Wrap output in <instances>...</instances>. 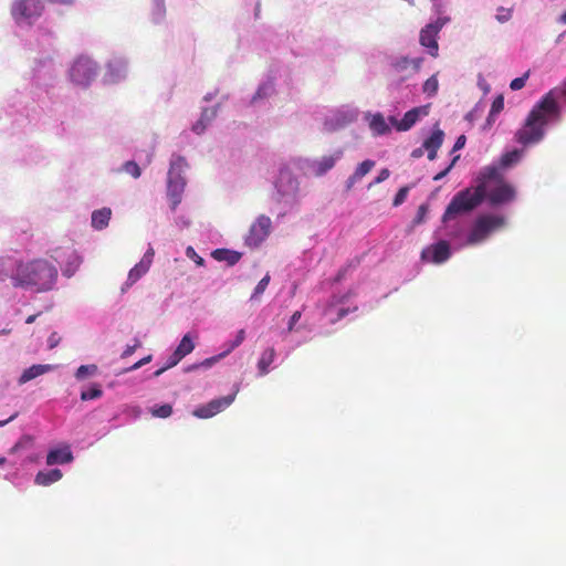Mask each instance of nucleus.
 <instances>
[{
  "label": "nucleus",
  "mask_w": 566,
  "mask_h": 566,
  "mask_svg": "<svg viewBox=\"0 0 566 566\" xmlns=\"http://www.w3.org/2000/svg\"><path fill=\"white\" fill-rule=\"evenodd\" d=\"M556 91L557 88L549 91L533 106L524 125L515 133V140L518 144L528 146L541 142L545 135L546 125L559 118Z\"/></svg>",
  "instance_id": "f257e3e1"
},
{
  "label": "nucleus",
  "mask_w": 566,
  "mask_h": 566,
  "mask_svg": "<svg viewBox=\"0 0 566 566\" xmlns=\"http://www.w3.org/2000/svg\"><path fill=\"white\" fill-rule=\"evenodd\" d=\"M24 291L43 293L53 290L57 280V269L44 259L24 262Z\"/></svg>",
  "instance_id": "f03ea898"
},
{
  "label": "nucleus",
  "mask_w": 566,
  "mask_h": 566,
  "mask_svg": "<svg viewBox=\"0 0 566 566\" xmlns=\"http://www.w3.org/2000/svg\"><path fill=\"white\" fill-rule=\"evenodd\" d=\"M485 182V198L493 206L510 202L515 198L514 187L504 180L501 170L495 166L484 167L478 177V182Z\"/></svg>",
  "instance_id": "7ed1b4c3"
},
{
  "label": "nucleus",
  "mask_w": 566,
  "mask_h": 566,
  "mask_svg": "<svg viewBox=\"0 0 566 566\" xmlns=\"http://www.w3.org/2000/svg\"><path fill=\"white\" fill-rule=\"evenodd\" d=\"M485 199V182H479L474 188H465L453 196L448 205L442 221L448 222L460 214L474 210Z\"/></svg>",
  "instance_id": "20e7f679"
},
{
  "label": "nucleus",
  "mask_w": 566,
  "mask_h": 566,
  "mask_svg": "<svg viewBox=\"0 0 566 566\" xmlns=\"http://www.w3.org/2000/svg\"><path fill=\"white\" fill-rule=\"evenodd\" d=\"M98 73V63L90 55L81 54L71 64L69 77L74 85L86 88L96 80Z\"/></svg>",
  "instance_id": "39448f33"
},
{
  "label": "nucleus",
  "mask_w": 566,
  "mask_h": 566,
  "mask_svg": "<svg viewBox=\"0 0 566 566\" xmlns=\"http://www.w3.org/2000/svg\"><path fill=\"white\" fill-rule=\"evenodd\" d=\"M24 262L17 252L0 255V282L22 290Z\"/></svg>",
  "instance_id": "423d86ee"
},
{
  "label": "nucleus",
  "mask_w": 566,
  "mask_h": 566,
  "mask_svg": "<svg viewBox=\"0 0 566 566\" xmlns=\"http://www.w3.org/2000/svg\"><path fill=\"white\" fill-rule=\"evenodd\" d=\"M43 8L41 0H14L11 14L18 25L29 27L41 15Z\"/></svg>",
  "instance_id": "0eeeda50"
},
{
  "label": "nucleus",
  "mask_w": 566,
  "mask_h": 566,
  "mask_svg": "<svg viewBox=\"0 0 566 566\" xmlns=\"http://www.w3.org/2000/svg\"><path fill=\"white\" fill-rule=\"evenodd\" d=\"M504 226V218L500 216L484 214L479 217L469 235L468 244L474 245L483 242L490 233Z\"/></svg>",
  "instance_id": "6e6552de"
},
{
  "label": "nucleus",
  "mask_w": 566,
  "mask_h": 566,
  "mask_svg": "<svg viewBox=\"0 0 566 566\" xmlns=\"http://www.w3.org/2000/svg\"><path fill=\"white\" fill-rule=\"evenodd\" d=\"M33 82L39 87L51 86L55 78V70L53 59L50 54L36 60L33 67Z\"/></svg>",
  "instance_id": "1a4fd4ad"
},
{
  "label": "nucleus",
  "mask_w": 566,
  "mask_h": 566,
  "mask_svg": "<svg viewBox=\"0 0 566 566\" xmlns=\"http://www.w3.org/2000/svg\"><path fill=\"white\" fill-rule=\"evenodd\" d=\"M446 22V19H438L436 22L427 24L420 31V44L427 48L429 50V54L433 57L438 56L439 45L437 39Z\"/></svg>",
  "instance_id": "9d476101"
},
{
  "label": "nucleus",
  "mask_w": 566,
  "mask_h": 566,
  "mask_svg": "<svg viewBox=\"0 0 566 566\" xmlns=\"http://www.w3.org/2000/svg\"><path fill=\"white\" fill-rule=\"evenodd\" d=\"M128 61L124 56H113L106 63L103 76L105 84H118L127 77Z\"/></svg>",
  "instance_id": "9b49d317"
},
{
  "label": "nucleus",
  "mask_w": 566,
  "mask_h": 566,
  "mask_svg": "<svg viewBox=\"0 0 566 566\" xmlns=\"http://www.w3.org/2000/svg\"><path fill=\"white\" fill-rule=\"evenodd\" d=\"M233 400H234V395H229L226 397L213 399V400L209 401L208 403L196 408L192 411V415L195 417L201 418V419L211 418V417L218 415L219 412H221L227 407H229Z\"/></svg>",
  "instance_id": "f8f14e48"
},
{
  "label": "nucleus",
  "mask_w": 566,
  "mask_h": 566,
  "mask_svg": "<svg viewBox=\"0 0 566 566\" xmlns=\"http://www.w3.org/2000/svg\"><path fill=\"white\" fill-rule=\"evenodd\" d=\"M275 187L282 198H293L298 191V180L290 169L284 168L280 170Z\"/></svg>",
  "instance_id": "ddd939ff"
},
{
  "label": "nucleus",
  "mask_w": 566,
  "mask_h": 566,
  "mask_svg": "<svg viewBox=\"0 0 566 566\" xmlns=\"http://www.w3.org/2000/svg\"><path fill=\"white\" fill-rule=\"evenodd\" d=\"M450 255V244L444 240L431 244L421 252V259L423 261H429L437 264L446 262Z\"/></svg>",
  "instance_id": "4468645a"
},
{
  "label": "nucleus",
  "mask_w": 566,
  "mask_h": 566,
  "mask_svg": "<svg viewBox=\"0 0 566 566\" xmlns=\"http://www.w3.org/2000/svg\"><path fill=\"white\" fill-rule=\"evenodd\" d=\"M189 169L187 159L178 154H172L169 160L167 182H187L186 172Z\"/></svg>",
  "instance_id": "2eb2a0df"
},
{
  "label": "nucleus",
  "mask_w": 566,
  "mask_h": 566,
  "mask_svg": "<svg viewBox=\"0 0 566 566\" xmlns=\"http://www.w3.org/2000/svg\"><path fill=\"white\" fill-rule=\"evenodd\" d=\"M272 221L266 216H260L250 228V245H259L271 233Z\"/></svg>",
  "instance_id": "dca6fc26"
},
{
  "label": "nucleus",
  "mask_w": 566,
  "mask_h": 566,
  "mask_svg": "<svg viewBox=\"0 0 566 566\" xmlns=\"http://www.w3.org/2000/svg\"><path fill=\"white\" fill-rule=\"evenodd\" d=\"M244 339L245 329L241 328L240 331H238L235 337L224 345L226 349L223 352L212 357L206 358L197 367H201L205 369L212 367L216 363L220 361L222 358L228 356L232 350H234L238 346H240L244 342Z\"/></svg>",
  "instance_id": "f3484780"
},
{
  "label": "nucleus",
  "mask_w": 566,
  "mask_h": 566,
  "mask_svg": "<svg viewBox=\"0 0 566 566\" xmlns=\"http://www.w3.org/2000/svg\"><path fill=\"white\" fill-rule=\"evenodd\" d=\"M421 113L427 114L423 108L415 107L408 111L400 120L396 117H390L389 120L398 132H406L417 123Z\"/></svg>",
  "instance_id": "a211bd4d"
},
{
  "label": "nucleus",
  "mask_w": 566,
  "mask_h": 566,
  "mask_svg": "<svg viewBox=\"0 0 566 566\" xmlns=\"http://www.w3.org/2000/svg\"><path fill=\"white\" fill-rule=\"evenodd\" d=\"M342 156L343 151L337 150L333 155L323 156L321 159L314 160L310 167L315 176H323L336 165Z\"/></svg>",
  "instance_id": "6ab92c4d"
},
{
  "label": "nucleus",
  "mask_w": 566,
  "mask_h": 566,
  "mask_svg": "<svg viewBox=\"0 0 566 566\" xmlns=\"http://www.w3.org/2000/svg\"><path fill=\"white\" fill-rule=\"evenodd\" d=\"M444 138V133L441 129H434L432 134L423 142L422 148L428 151V159L434 160L437 153L441 147Z\"/></svg>",
  "instance_id": "aec40b11"
},
{
  "label": "nucleus",
  "mask_w": 566,
  "mask_h": 566,
  "mask_svg": "<svg viewBox=\"0 0 566 566\" xmlns=\"http://www.w3.org/2000/svg\"><path fill=\"white\" fill-rule=\"evenodd\" d=\"M73 461V454L69 446L59 449H52L46 454V464H64Z\"/></svg>",
  "instance_id": "412c9836"
},
{
  "label": "nucleus",
  "mask_w": 566,
  "mask_h": 566,
  "mask_svg": "<svg viewBox=\"0 0 566 566\" xmlns=\"http://www.w3.org/2000/svg\"><path fill=\"white\" fill-rule=\"evenodd\" d=\"M187 182H167V198L170 202V209L175 211L182 201V193Z\"/></svg>",
  "instance_id": "4be33fe9"
},
{
  "label": "nucleus",
  "mask_w": 566,
  "mask_h": 566,
  "mask_svg": "<svg viewBox=\"0 0 566 566\" xmlns=\"http://www.w3.org/2000/svg\"><path fill=\"white\" fill-rule=\"evenodd\" d=\"M111 217V208L104 207L102 209L94 210L91 217V224L93 229L97 231L104 230L108 226Z\"/></svg>",
  "instance_id": "5701e85b"
},
{
  "label": "nucleus",
  "mask_w": 566,
  "mask_h": 566,
  "mask_svg": "<svg viewBox=\"0 0 566 566\" xmlns=\"http://www.w3.org/2000/svg\"><path fill=\"white\" fill-rule=\"evenodd\" d=\"M63 476V473L60 469H51L48 471H39L35 475L34 483L41 486H49L57 481H60Z\"/></svg>",
  "instance_id": "b1692460"
},
{
  "label": "nucleus",
  "mask_w": 566,
  "mask_h": 566,
  "mask_svg": "<svg viewBox=\"0 0 566 566\" xmlns=\"http://www.w3.org/2000/svg\"><path fill=\"white\" fill-rule=\"evenodd\" d=\"M102 370L96 364L81 365L74 373V377L78 381L93 379L102 376Z\"/></svg>",
  "instance_id": "393cba45"
},
{
  "label": "nucleus",
  "mask_w": 566,
  "mask_h": 566,
  "mask_svg": "<svg viewBox=\"0 0 566 566\" xmlns=\"http://www.w3.org/2000/svg\"><path fill=\"white\" fill-rule=\"evenodd\" d=\"M421 63H422L421 57L413 59V60H409L407 57H400L396 62L392 63L391 67H392V71L397 74L405 72L409 67H411L413 73H417V72H419V70L421 67Z\"/></svg>",
  "instance_id": "a878e982"
},
{
  "label": "nucleus",
  "mask_w": 566,
  "mask_h": 566,
  "mask_svg": "<svg viewBox=\"0 0 566 566\" xmlns=\"http://www.w3.org/2000/svg\"><path fill=\"white\" fill-rule=\"evenodd\" d=\"M53 369L52 365H33L27 369L23 370V373L20 375L18 379L19 385H23L28 382L31 379H34L35 377Z\"/></svg>",
  "instance_id": "bb28decb"
},
{
  "label": "nucleus",
  "mask_w": 566,
  "mask_h": 566,
  "mask_svg": "<svg viewBox=\"0 0 566 566\" xmlns=\"http://www.w3.org/2000/svg\"><path fill=\"white\" fill-rule=\"evenodd\" d=\"M336 301H332L324 311V314L329 318L331 324H335L349 313L347 307H338Z\"/></svg>",
  "instance_id": "cd10ccee"
},
{
  "label": "nucleus",
  "mask_w": 566,
  "mask_h": 566,
  "mask_svg": "<svg viewBox=\"0 0 566 566\" xmlns=\"http://www.w3.org/2000/svg\"><path fill=\"white\" fill-rule=\"evenodd\" d=\"M165 0H151L150 20L154 24H161L166 18Z\"/></svg>",
  "instance_id": "c85d7f7f"
},
{
  "label": "nucleus",
  "mask_w": 566,
  "mask_h": 566,
  "mask_svg": "<svg viewBox=\"0 0 566 566\" xmlns=\"http://www.w3.org/2000/svg\"><path fill=\"white\" fill-rule=\"evenodd\" d=\"M148 268H146L142 263H137L134 268L130 269L128 272V276L126 282L124 283L122 287V292H125L127 289L133 286L143 275H145L148 272Z\"/></svg>",
  "instance_id": "c756f323"
},
{
  "label": "nucleus",
  "mask_w": 566,
  "mask_h": 566,
  "mask_svg": "<svg viewBox=\"0 0 566 566\" xmlns=\"http://www.w3.org/2000/svg\"><path fill=\"white\" fill-rule=\"evenodd\" d=\"M212 256L218 261H224L228 265H234L242 256V253L228 250V249H217L212 252Z\"/></svg>",
  "instance_id": "7c9ffc66"
},
{
  "label": "nucleus",
  "mask_w": 566,
  "mask_h": 566,
  "mask_svg": "<svg viewBox=\"0 0 566 566\" xmlns=\"http://www.w3.org/2000/svg\"><path fill=\"white\" fill-rule=\"evenodd\" d=\"M80 264L81 258L74 251H70L66 255V264L62 269L63 275L66 277L73 276Z\"/></svg>",
  "instance_id": "2f4dec72"
},
{
  "label": "nucleus",
  "mask_w": 566,
  "mask_h": 566,
  "mask_svg": "<svg viewBox=\"0 0 566 566\" xmlns=\"http://www.w3.org/2000/svg\"><path fill=\"white\" fill-rule=\"evenodd\" d=\"M195 349L193 338L190 333L182 336L178 346L174 350L179 357L184 358Z\"/></svg>",
  "instance_id": "473e14b6"
},
{
  "label": "nucleus",
  "mask_w": 566,
  "mask_h": 566,
  "mask_svg": "<svg viewBox=\"0 0 566 566\" xmlns=\"http://www.w3.org/2000/svg\"><path fill=\"white\" fill-rule=\"evenodd\" d=\"M274 357H275V350L272 347L266 348L262 353V355L258 361V368H259L260 375H264L269 371V367L273 363Z\"/></svg>",
  "instance_id": "72a5a7b5"
},
{
  "label": "nucleus",
  "mask_w": 566,
  "mask_h": 566,
  "mask_svg": "<svg viewBox=\"0 0 566 566\" xmlns=\"http://www.w3.org/2000/svg\"><path fill=\"white\" fill-rule=\"evenodd\" d=\"M370 128L377 135H384L390 132V128L381 114H376L373 116L370 120Z\"/></svg>",
  "instance_id": "f704fd0d"
},
{
  "label": "nucleus",
  "mask_w": 566,
  "mask_h": 566,
  "mask_svg": "<svg viewBox=\"0 0 566 566\" xmlns=\"http://www.w3.org/2000/svg\"><path fill=\"white\" fill-rule=\"evenodd\" d=\"M274 92H275L274 83L272 80H269L259 86V88L252 99L258 101V99L265 98L268 96H271Z\"/></svg>",
  "instance_id": "c9c22d12"
},
{
  "label": "nucleus",
  "mask_w": 566,
  "mask_h": 566,
  "mask_svg": "<svg viewBox=\"0 0 566 566\" xmlns=\"http://www.w3.org/2000/svg\"><path fill=\"white\" fill-rule=\"evenodd\" d=\"M522 157V151L514 149L512 151H507L501 156L500 164L503 168L510 167L516 164Z\"/></svg>",
  "instance_id": "e433bc0d"
},
{
  "label": "nucleus",
  "mask_w": 566,
  "mask_h": 566,
  "mask_svg": "<svg viewBox=\"0 0 566 566\" xmlns=\"http://www.w3.org/2000/svg\"><path fill=\"white\" fill-rule=\"evenodd\" d=\"M182 358L179 357L176 353H171L168 355V357L166 358V361L164 364L163 367H160L159 369L155 370L151 376L154 377H158L160 376L165 370L171 368V367H175Z\"/></svg>",
  "instance_id": "4c0bfd02"
},
{
  "label": "nucleus",
  "mask_w": 566,
  "mask_h": 566,
  "mask_svg": "<svg viewBox=\"0 0 566 566\" xmlns=\"http://www.w3.org/2000/svg\"><path fill=\"white\" fill-rule=\"evenodd\" d=\"M219 108H220V104H217L212 107H202L199 118H201L207 125L210 126V124L217 117Z\"/></svg>",
  "instance_id": "58836bf2"
},
{
  "label": "nucleus",
  "mask_w": 566,
  "mask_h": 566,
  "mask_svg": "<svg viewBox=\"0 0 566 566\" xmlns=\"http://www.w3.org/2000/svg\"><path fill=\"white\" fill-rule=\"evenodd\" d=\"M375 166V161L367 159L364 160L359 166L356 168L355 172L353 174V180H359L364 176H366Z\"/></svg>",
  "instance_id": "ea45409f"
},
{
  "label": "nucleus",
  "mask_w": 566,
  "mask_h": 566,
  "mask_svg": "<svg viewBox=\"0 0 566 566\" xmlns=\"http://www.w3.org/2000/svg\"><path fill=\"white\" fill-rule=\"evenodd\" d=\"M120 170L130 175L135 179L139 178L142 175L140 167L134 160H128V161L124 163Z\"/></svg>",
  "instance_id": "a19ab883"
},
{
  "label": "nucleus",
  "mask_w": 566,
  "mask_h": 566,
  "mask_svg": "<svg viewBox=\"0 0 566 566\" xmlns=\"http://www.w3.org/2000/svg\"><path fill=\"white\" fill-rule=\"evenodd\" d=\"M439 87L438 78L436 75L430 76L423 84V93L428 96H433L437 94Z\"/></svg>",
  "instance_id": "79ce46f5"
},
{
  "label": "nucleus",
  "mask_w": 566,
  "mask_h": 566,
  "mask_svg": "<svg viewBox=\"0 0 566 566\" xmlns=\"http://www.w3.org/2000/svg\"><path fill=\"white\" fill-rule=\"evenodd\" d=\"M150 411L154 417L168 418L172 413V407L169 403H164L161 406H154Z\"/></svg>",
  "instance_id": "37998d69"
},
{
  "label": "nucleus",
  "mask_w": 566,
  "mask_h": 566,
  "mask_svg": "<svg viewBox=\"0 0 566 566\" xmlns=\"http://www.w3.org/2000/svg\"><path fill=\"white\" fill-rule=\"evenodd\" d=\"M495 18L500 23L507 22L512 18V9L504 8V7L497 8V13H496Z\"/></svg>",
  "instance_id": "c03bdc74"
},
{
  "label": "nucleus",
  "mask_w": 566,
  "mask_h": 566,
  "mask_svg": "<svg viewBox=\"0 0 566 566\" xmlns=\"http://www.w3.org/2000/svg\"><path fill=\"white\" fill-rule=\"evenodd\" d=\"M530 76V71L525 72L522 76L512 80L510 87L513 91H518L525 86L526 80Z\"/></svg>",
  "instance_id": "a18cd8bd"
},
{
  "label": "nucleus",
  "mask_w": 566,
  "mask_h": 566,
  "mask_svg": "<svg viewBox=\"0 0 566 566\" xmlns=\"http://www.w3.org/2000/svg\"><path fill=\"white\" fill-rule=\"evenodd\" d=\"M269 282H270V275L266 274L259 283L258 285L255 286L254 291H253V294L251 296V298H256L259 297L266 289V286L269 285Z\"/></svg>",
  "instance_id": "49530a36"
},
{
  "label": "nucleus",
  "mask_w": 566,
  "mask_h": 566,
  "mask_svg": "<svg viewBox=\"0 0 566 566\" xmlns=\"http://www.w3.org/2000/svg\"><path fill=\"white\" fill-rule=\"evenodd\" d=\"M503 108H504V98L502 95H499L497 97L494 98V101L492 103L490 115L499 114L500 112L503 111Z\"/></svg>",
  "instance_id": "de8ad7c7"
},
{
  "label": "nucleus",
  "mask_w": 566,
  "mask_h": 566,
  "mask_svg": "<svg viewBox=\"0 0 566 566\" xmlns=\"http://www.w3.org/2000/svg\"><path fill=\"white\" fill-rule=\"evenodd\" d=\"M209 125H207L201 118H199L197 122H195L191 126V130L196 135H202L207 130Z\"/></svg>",
  "instance_id": "09e8293b"
},
{
  "label": "nucleus",
  "mask_w": 566,
  "mask_h": 566,
  "mask_svg": "<svg viewBox=\"0 0 566 566\" xmlns=\"http://www.w3.org/2000/svg\"><path fill=\"white\" fill-rule=\"evenodd\" d=\"M190 224H191V220L184 214L175 218V226L178 227L180 230L189 228Z\"/></svg>",
  "instance_id": "8fccbe9b"
},
{
  "label": "nucleus",
  "mask_w": 566,
  "mask_h": 566,
  "mask_svg": "<svg viewBox=\"0 0 566 566\" xmlns=\"http://www.w3.org/2000/svg\"><path fill=\"white\" fill-rule=\"evenodd\" d=\"M142 343L139 342V339L135 338V344L134 345H127L126 348L123 350L120 357L122 358H127L129 357L130 355L134 354V352L140 347Z\"/></svg>",
  "instance_id": "3c124183"
},
{
  "label": "nucleus",
  "mask_w": 566,
  "mask_h": 566,
  "mask_svg": "<svg viewBox=\"0 0 566 566\" xmlns=\"http://www.w3.org/2000/svg\"><path fill=\"white\" fill-rule=\"evenodd\" d=\"M186 255L189 259L193 260L198 265H203V263H205V260L196 253V251L192 247H188L186 249Z\"/></svg>",
  "instance_id": "603ef678"
},
{
  "label": "nucleus",
  "mask_w": 566,
  "mask_h": 566,
  "mask_svg": "<svg viewBox=\"0 0 566 566\" xmlns=\"http://www.w3.org/2000/svg\"><path fill=\"white\" fill-rule=\"evenodd\" d=\"M407 193H408L407 187L400 188L394 198V206L401 205L405 201Z\"/></svg>",
  "instance_id": "864d4df0"
},
{
  "label": "nucleus",
  "mask_w": 566,
  "mask_h": 566,
  "mask_svg": "<svg viewBox=\"0 0 566 566\" xmlns=\"http://www.w3.org/2000/svg\"><path fill=\"white\" fill-rule=\"evenodd\" d=\"M154 250L153 248H148V250L145 252L144 256L142 258V260L139 261V263L144 264L146 268H150V264L153 262V258H154Z\"/></svg>",
  "instance_id": "5fc2aeb1"
},
{
  "label": "nucleus",
  "mask_w": 566,
  "mask_h": 566,
  "mask_svg": "<svg viewBox=\"0 0 566 566\" xmlns=\"http://www.w3.org/2000/svg\"><path fill=\"white\" fill-rule=\"evenodd\" d=\"M81 399L83 401L98 399L103 391H81Z\"/></svg>",
  "instance_id": "6e6d98bb"
},
{
  "label": "nucleus",
  "mask_w": 566,
  "mask_h": 566,
  "mask_svg": "<svg viewBox=\"0 0 566 566\" xmlns=\"http://www.w3.org/2000/svg\"><path fill=\"white\" fill-rule=\"evenodd\" d=\"M428 212V209L424 205H421L419 208H418V211H417V216L416 218L413 219V223L415 224H419L423 221L426 214Z\"/></svg>",
  "instance_id": "4d7b16f0"
},
{
  "label": "nucleus",
  "mask_w": 566,
  "mask_h": 566,
  "mask_svg": "<svg viewBox=\"0 0 566 566\" xmlns=\"http://www.w3.org/2000/svg\"><path fill=\"white\" fill-rule=\"evenodd\" d=\"M460 156H455L452 161L450 163V165L444 169L442 170L441 172H439L438 175H436L433 177V180L438 181L440 179H442L443 177H446L450 170L452 169V167L454 166L455 161L459 159Z\"/></svg>",
  "instance_id": "13d9d810"
},
{
  "label": "nucleus",
  "mask_w": 566,
  "mask_h": 566,
  "mask_svg": "<svg viewBox=\"0 0 566 566\" xmlns=\"http://www.w3.org/2000/svg\"><path fill=\"white\" fill-rule=\"evenodd\" d=\"M151 355H148L146 357H144L143 359H140L139 361H137L136 364H134L133 366H130L127 370H135V369H138L140 368L142 366L148 364L151 361Z\"/></svg>",
  "instance_id": "bf43d9fd"
},
{
  "label": "nucleus",
  "mask_w": 566,
  "mask_h": 566,
  "mask_svg": "<svg viewBox=\"0 0 566 566\" xmlns=\"http://www.w3.org/2000/svg\"><path fill=\"white\" fill-rule=\"evenodd\" d=\"M467 138L464 135H460L453 146V151L460 150L465 146Z\"/></svg>",
  "instance_id": "052dcab7"
},
{
  "label": "nucleus",
  "mask_w": 566,
  "mask_h": 566,
  "mask_svg": "<svg viewBox=\"0 0 566 566\" xmlns=\"http://www.w3.org/2000/svg\"><path fill=\"white\" fill-rule=\"evenodd\" d=\"M389 175H390V172L387 168L381 169L379 175L375 179L374 184H380V182L385 181L386 179L389 178Z\"/></svg>",
  "instance_id": "680f3d73"
},
{
  "label": "nucleus",
  "mask_w": 566,
  "mask_h": 566,
  "mask_svg": "<svg viewBox=\"0 0 566 566\" xmlns=\"http://www.w3.org/2000/svg\"><path fill=\"white\" fill-rule=\"evenodd\" d=\"M60 338L56 336V333H52L48 339L49 347L54 348L57 346Z\"/></svg>",
  "instance_id": "e2e57ef3"
},
{
  "label": "nucleus",
  "mask_w": 566,
  "mask_h": 566,
  "mask_svg": "<svg viewBox=\"0 0 566 566\" xmlns=\"http://www.w3.org/2000/svg\"><path fill=\"white\" fill-rule=\"evenodd\" d=\"M300 318H301V312L296 311L295 313H293V315L290 318L289 329H292L294 324H296Z\"/></svg>",
  "instance_id": "0e129e2a"
},
{
  "label": "nucleus",
  "mask_w": 566,
  "mask_h": 566,
  "mask_svg": "<svg viewBox=\"0 0 566 566\" xmlns=\"http://www.w3.org/2000/svg\"><path fill=\"white\" fill-rule=\"evenodd\" d=\"M18 415H19V411L18 410L14 411L8 419L0 421V427H2L4 424L9 423L10 421H12L13 419H15L18 417Z\"/></svg>",
  "instance_id": "69168bd1"
},
{
  "label": "nucleus",
  "mask_w": 566,
  "mask_h": 566,
  "mask_svg": "<svg viewBox=\"0 0 566 566\" xmlns=\"http://www.w3.org/2000/svg\"><path fill=\"white\" fill-rule=\"evenodd\" d=\"M423 149L424 148H417V149H413L412 153H411V156L413 158H419L423 155Z\"/></svg>",
  "instance_id": "338daca9"
},
{
  "label": "nucleus",
  "mask_w": 566,
  "mask_h": 566,
  "mask_svg": "<svg viewBox=\"0 0 566 566\" xmlns=\"http://www.w3.org/2000/svg\"><path fill=\"white\" fill-rule=\"evenodd\" d=\"M560 93L564 97H566V80L563 82V85H562V88H560Z\"/></svg>",
  "instance_id": "774afa93"
}]
</instances>
